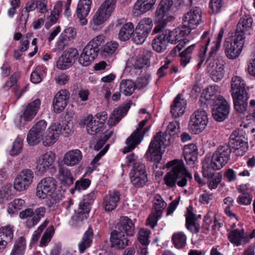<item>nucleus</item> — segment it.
Returning <instances> with one entry per match:
<instances>
[{"label":"nucleus","instance_id":"774afa93","mask_svg":"<svg viewBox=\"0 0 255 255\" xmlns=\"http://www.w3.org/2000/svg\"><path fill=\"white\" fill-rule=\"evenodd\" d=\"M150 231L145 229H140L137 234L138 240L140 243L144 246H147L149 244V237L150 235Z\"/></svg>","mask_w":255,"mask_h":255},{"label":"nucleus","instance_id":"20e7f679","mask_svg":"<svg viewBox=\"0 0 255 255\" xmlns=\"http://www.w3.org/2000/svg\"><path fill=\"white\" fill-rule=\"evenodd\" d=\"M166 166L172 167L171 170L167 173L164 178L165 184L169 187L174 186L176 183L180 187H184L188 180L192 179L191 174L187 171L181 161H171L167 163Z\"/></svg>","mask_w":255,"mask_h":255},{"label":"nucleus","instance_id":"69168bd1","mask_svg":"<svg viewBox=\"0 0 255 255\" xmlns=\"http://www.w3.org/2000/svg\"><path fill=\"white\" fill-rule=\"evenodd\" d=\"M224 33V30L223 28H221L217 35V37L216 38L215 41H213L212 43L211 51L210 52L211 55L216 53L220 47Z\"/></svg>","mask_w":255,"mask_h":255},{"label":"nucleus","instance_id":"ddd939ff","mask_svg":"<svg viewBox=\"0 0 255 255\" xmlns=\"http://www.w3.org/2000/svg\"><path fill=\"white\" fill-rule=\"evenodd\" d=\"M129 177L132 185L135 187H143L147 181L144 165L140 162H136L130 171Z\"/></svg>","mask_w":255,"mask_h":255},{"label":"nucleus","instance_id":"473e14b6","mask_svg":"<svg viewBox=\"0 0 255 255\" xmlns=\"http://www.w3.org/2000/svg\"><path fill=\"white\" fill-rule=\"evenodd\" d=\"M198 150L194 143L185 145L184 146V156L187 163L191 167L194 166L197 160Z\"/></svg>","mask_w":255,"mask_h":255},{"label":"nucleus","instance_id":"393cba45","mask_svg":"<svg viewBox=\"0 0 255 255\" xmlns=\"http://www.w3.org/2000/svg\"><path fill=\"white\" fill-rule=\"evenodd\" d=\"M92 0H79L77 6L76 15L80 24L85 25L88 23L86 18L91 8Z\"/></svg>","mask_w":255,"mask_h":255},{"label":"nucleus","instance_id":"6e6552de","mask_svg":"<svg viewBox=\"0 0 255 255\" xmlns=\"http://www.w3.org/2000/svg\"><path fill=\"white\" fill-rule=\"evenodd\" d=\"M208 122V115L203 109L195 111L191 116L189 122V130L195 134L201 132Z\"/></svg>","mask_w":255,"mask_h":255},{"label":"nucleus","instance_id":"79ce46f5","mask_svg":"<svg viewBox=\"0 0 255 255\" xmlns=\"http://www.w3.org/2000/svg\"><path fill=\"white\" fill-rule=\"evenodd\" d=\"M128 65L129 66L132 67L135 69H140L149 66V60L145 55L141 54L132 57L128 61Z\"/></svg>","mask_w":255,"mask_h":255},{"label":"nucleus","instance_id":"ea45409f","mask_svg":"<svg viewBox=\"0 0 255 255\" xmlns=\"http://www.w3.org/2000/svg\"><path fill=\"white\" fill-rule=\"evenodd\" d=\"M244 80L239 76H234L231 80L232 96L247 93Z\"/></svg>","mask_w":255,"mask_h":255},{"label":"nucleus","instance_id":"e433bc0d","mask_svg":"<svg viewBox=\"0 0 255 255\" xmlns=\"http://www.w3.org/2000/svg\"><path fill=\"white\" fill-rule=\"evenodd\" d=\"M120 232L125 233L128 236H132L134 233V225L132 221L127 217L120 218L117 224Z\"/></svg>","mask_w":255,"mask_h":255},{"label":"nucleus","instance_id":"603ef678","mask_svg":"<svg viewBox=\"0 0 255 255\" xmlns=\"http://www.w3.org/2000/svg\"><path fill=\"white\" fill-rule=\"evenodd\" d=\"M135 84L129 80H123L120 84V91L125 96L132 94L135 90Z\"/></svg>","mask_w":255,"mask_h":255},{"label":"nucleus","instance_id":"412c9836","mask_svg":"<svg viewBox=\"0 0 255 255\" xmlns=\"http://www.w3.org/2000/svg\"><path fill=\"white\" fill-rule=\"evenodd\" d=\"M221 88L214 85L205 88L202 92L200 101L207 105L212 106L224 98L220 95Z\"/></svg>","mask_w":255,"mask_h":255},{"label":"nucleus","instance_id":"c9c22d12","mask_svg":"<svg viewBox=\"0 0 255 255\" xmlns=\"http://www.w3.org/2000/svg\"><path fill=\"white\" fill-rule=\"evenodd\" d=\"M128 241L123 233L117 230H114L111 233V243L113 247L124 249L128 245Z\"/></svg>","mask_w":255,"mask_h":255},{"label":"nucleus","instance_id":"6ab92c4d","mask_svg":"<svg viewBox=\"0 0 255 255\" xmlns=\"http://www.w3.org/2000/svg\"><path fill=\"white\" fill-rule=\"evenodd\" d=\"M183 27L189 29L190 33L192 29L195 28L202 21V10L197 6L192 7L183 17Z\"/></svg>","mask_w":255,"mask_h":255},{"label":"nucleus","instance_id":"0eeeda50","mask_svg":"<svg viewBox=\"0 0 255 255\" xmlns=\"http://www.w3.org/2000/svg\"><path fill=\"white\" fill-rule=\"evenodd\" d=\"M40 105L41 101L39 99L25 104L21 110V115L16 117L14 120L15 125L21 127L25 124V122L31 121L37 114Z\"/></svg>","mask_w":255,"mask_h":255},{"label":"nucleus","instance_id":"37998d69","mask_svg":"<svg viewBox=\"0 0 255 255\" xmlns=\"http://www.w3.org/2000/svg\"><path fill=\"white\" fill-rule=\"evenodd\" d=\"M253 19L249 15H245L241 18L239 21L235 34H242L245 35V33L252 28Z\"/></svg>","mask_w":255,"mask_h":255},{"label":"nucleus","instance_id":"c03bdc74","mask_svg":"<svg viewBox=\"0 0 255 255\" xmlns=\"http://www.w3.org/2000/svg\"><path fill=\"white\" fill-rule=\"evenodd\" d=\"M186 226L193 233H197L199 231V225L196 222L195 215L192 213L191 209H187L186 214Z\"/></svg>","mask_w":255,"mask_h":255},{"label":"nucleus","instance_id":"09e8293b","mask_svg":"<svg viewBox=\"0 0 255 255\" xmlns=\"http://www.w3.org/2000/svg\"><path fill=\"white\" fill-rule=\"evenodd\" d=\"M187 236L182 232L174 233L172 236V242L177 249L184 248L187 243Z\"/></svg>","mask_w":255,"mask_h":255},{"label":"nucleus","instance_id":"c756f323","mask_svg":"<svg viewBox=\"0 0 255 255\" xmlns=\"http://www.w3.org/2000/svg\"><path fill=\"white\" fill-rule=\"evenodd\" d=\"M130 102L124 103L122 106L115 109L111 114L108 121L110 126H114L124 117L130 107Z\"/></svg>","mask_w":255,"mask_h":255},{"label":"nucleus","instance_id":"8fccbe9b","mask_svg":"<svg viewBox=\"0 0 255 255\" xmlns=\"http://www.w3.org/2000/svg\"><path fill=\"white\" fill-rule=\"evenodd\" d=\"M153 21L151 18L144 17L141 19L138 23L135 28L136 30H139L145 34L149 35L153 27Z\"/></svg>","mask_w":255,"mask_h":255},{"label":"nucleus","instance_id":"49530a36","mask_svg":"<svg viewBox=\"0 0 255 255\" xmlns=\"http://www.w3.org/2000/svg\"><path fill=\"white\" fill-rule=\"evenodd\" d=\"M133 31L134 25L131 22L125 23L119 31L118 38L121 41H126L130 38Z\"/></svg>","mask_w":255,"mask_h":255},{"label":"nucleus","instance_id":"6e6d98bb","mask_svg":"<svg viewBox=\"0 0 255 255\" xmlns=\"http://www.w3.org/2000/svg\"><path fill=\"white\" fill-rule=\"evenodd\" d=\"M90 210V203L88 202L87 199L85 198L79 204L78 212V217L83 219H86L88 217Z\"/></svg>","mask_w":255,"mask_h":255},{"label":"nucleus","instance_id":"9b49d317","mask_svg":"<svg viewBox=\"0 0 255 255\" xmlns=\"http://www.w3.org/2000/svg\"><path fill=\"white\" fill-rule=\"evenodd\" d=\"M47 126V123L44 120L36 122L27 133L26 137L27 143L29 145L34 146L38 144L41 140L42 141V137L44 135V133Z\"/></svg>","mask_w":255,"mask_h":255},{"label":"nucleus","instance_id":"de8ad7c7","mask_svg":"<svg viewBox=\"0 0 255 255\" xmlns=\"http://www.w3.org/2000/svg\"><path fill=\"white\" fill-rule=\"evenodd\" d=\"M93 230L89 227L83 235L82 240L79 243L78 247L80 252L83 253L86 249L89 248L92 243Z\"/></svg>","mask_w":255,"mask_h":255},{"label":"nucleus","instance_id":"a18cd8bd","mask_svg":"<svg viewBox=\"0 0 255 255\" xmlns=\"http://www.w3.org/2000/svg\"><path fill=\"white\" fill-rule=\"evenodd\" d=\"M26 249L25 239L24 237H20L15 241L9 255H24Z\"/></svg>","mask_w":255,"mask_h":255},{"label":"nucleus","instance_id":"a878e982","mask_svg":"<svg viewBox=\"0 0 255 255\" xmlns=\"http://www.w3.org/2000/svg\"><path fill=\"white\" fill-rule=\"evenodd\" d=\"M70 93L68 90L64 89L58 91L53 100L54 111L56 113L62 112L67 105Z\"/></svg>","mask_w":255,"mask_h":255},{"label":"nucleus","instance_id":"0e129e2a","mask_svg":"<svg viewBox=\"0 0 255 255\" xmlns=\"http://www.w3.org/2000/svg\"><path fill=\"white\" fill-rule=\"evenodd\" d=\"M112 134L113 130H105L100 135L101 139L97 141L94 146V149L96 150H99L104 145Z\"/></svg>","mask_w":255,"mask_h":255},{"label":"nucleus","instance_id":"2f4dec72","mask_svg":"<svg viewBox=\"0 0 255 255\" xmlns=\"http://www.w3.org/2000/svg\"><path fill=\"white\" fill-rule=\"evenodd\" d=\"M186 108V101L180 94L174 99L171 105V113L174 118L179 117L183 115Z\"/></svg>","mask_w":255,"mask_h":255},{"label":"nucleus","instance_id":"39448f33","mask_svg":"<svg viewBox=\"0 0 255 255\" xmlns=\"http://www.w3.org/2000/svg\"><path fill=\"white\" fill-rule=\"evenodd\" d=\"M189 29L184 27H177L171 30L166 29L163 30L169 43L176 44L177 45L171 51L170 54L172 56L176 55L177 52H179L185 45L189 43V41L185 37L190 33Z\"/></svg>","mask_w":255,"mask_h":255},{"label":"nucleus","instance_id":"864d4df0","mask_svg":"<svg viewBox=\"0 0 255 255\" xmlns=\"http://www.w3.org/2000/svg\"><path fill=\"white\" fill-rule=\"evenodd\" d=\"M25 205V201L21 199H15L10 202L7 208V211L9 214L13 215L23 208Z\"/></svg>","mask_w":255,"mask_h":255},{"label":"nucleus","instance_id":"a19ab883","mask_svg":"<svg viewBox=\"0 0 255 255\" xmlns=\"http://www.w3.org/2000/svg\"><path fill=\"white\" fill-rule=\"evenodd\" d=\"M232 97L236 111L240 113L245 112L248 106V97L247 93L234 95Z\"/></svg>","mask_w":255,"mask_h":255},{"label":"nucleus","instance_id":"423d86ee","mask_svg":"<svg viewBox=\"0 0 255 255\" xmlns=\"http://www.w3.org/2000/svg\"><path fill=\"white\" fill-rule=\"evenodd\" d=\"M245 38V35L238 33L234 37L226 39L224 48L225 53L229 59H236L240 55L244 46Z\"/></svg>","mask_w":255,"mask_h":255},{"label":"nucleus","instance_id":"c85d7f7f","mask_svg":"<svg viewBox=\"0 0 255 255\" xmlns=\"http://www.w3.org/2000/svg\"><path fill=\"white\" fill-rule=\"evenodd\" d=\"M13 227L10 225L0 228V253L3 252L13 239Z\"/></svg>","mask_w":255,"mask_h":255},{"label":"nucleus","instance_id":"5701e85b","mask_svg":"<svg viewBox=\"0 0 255 255\" xmlns=\"http://www.w3.org/2000/svg\"><path fill=\"white\" fill-rule=\"evenodd\" d=\"M78 55L76 49H69L63 52L56 62V67L60 70H65L70 68L74 63Z\"/></svg>","mask_w":255,"mask_h":255},{"label":"nucleus","instance_id":"4be33fe9","mask_svg":"<svg viewBox=\"0 0 255 255\" xmlns=\"http://www.w3.org/2000/svg\"><path fill=\"white\" fill-rule=\"evenodd\" d=\"M61 124L58 122L52 123L47 128L42 137V143L45 146H50L58 140L61 135Z\"/></svg>","mask_w":255,"mask_h":255},{"label":"nucleus","instance_id":"5fc2aeb1","mask_svg":"<svg viewBox=\"0 0 255 255\" xmlns=\"http://www.w3.org/2000/svg\"><path fill=\"white\" fill-rule=\"evenodd\" d=\"M46 209L44 207L36 208L34 212V216L30 221L27 222V226L32 227L37 224L45 214Z\"/></svg>","mask_w":255,"mask_h":255},{"label":"nucleus","instance_id":"b1692460","mask_svg":"<svg viewBox=\"0 0 255 255\" xmlns=\"http://www.w3.org/2000/svg\"><path fill=\"white\" fill-rule=\"evenodd\" d=\"M212 106V116L216 121L222 122L228 117L230 112V106L225 99L220 100Z\"/></svg>","mask_w":255,"mask_h":255},{"label":"nucleus","instance_id":"13d9d810","mask_svg":"<svg viewBox=\"0 0 255 255\" xmlns=\"http://www.w3.org/2000/svg\"><path fill=\"white\" fill-rule=\"evenodd\" d=\"M160 210H156L151 212L146 221V224L153 228L157 225L158 220L161 216Z\"/></svg>","mask_w":255,"mask_h":255},{"label":"nucleus","instance_id":"bf43d9fd","mask_svg":"<svg viewBox=\"0 0 255 255\" xmlns=\"http://www.w3.org/2000/svg\"><path fill=\"white\" fill-rule=\"evenodd\" d=\"M104 40L105 36L102 34H100L91 40L87 44L86 46H89L93 50H94L95 52L98 53V47L104 42Z\"/></svg>","mask_w":255,"mask_h":255},{"label":"nucleus","instance_id":"7ed1b4c3","mask_svg":"<svg viewBox=\"0 0 255 255\" xmlns=\"http://www.w3.org/2000/svg\"><path fill=\"white\" fill-rule=\"evenodd\" d=\"M57 188V181L51 177L42 179L37 184L36 188L35 195L39 198H47L46 204L49 207L57 206L62 200V196L55 193Z\"/></svg>","mask_w":255,"mask_h":255},{"label":"nucleus","instance_id":"a211bd4d","mask_svg":"<svg viewBox=\"0 0 255 255\" xmlns=\"http://www.w3.org/2000/svg\"><path fill=\"white\" fill-rule=\"evenodd\" d=\"M56 159L54 152L49 151L37 157L35 162V171L38 175H43L52 165Z\"/></svg>","mask_w":255,"mask_h":255},{"label":"nucleus","instance_id":"338daca9","mask_svg":"<svg viewBox=\"0 0 255 255\" xmlns=\"http://www.w3.org/2000/svg\"><path fill=\"white\" fill-rule=\"evenodd\" d=\"M42 72H44V68L40 66L36 67L35 70L31 74V82L35 84L40 83L42 81Z\"/></svg>","mask_w":255,"mask_h":255},{"label":"nucleus","instance_id":"3c124183","mask_svg":"<svg viewBox=\"0 0 255 255\" xmlns=\"http://www.w3.org/2000/svg\"><path fill=\"white\" fill-rule=\"evenodd\" d=\"M116 3V0H105L98 9L110 17L115 8Z\"/></svg>","mask_w":255,"mask_h":255},{"label":"nucleus","instance_id":"052dcab7","mask_svg":"<svg viewBox=\"0 0 255 255\" xmlns=\"http://www.w3.org/2000/svg\"><path fill=\"white\" fill-rule=\"evenodd\" d=\"M54 232V229L53 226H51L46 230L40 242V247H43L47 246L52 239Z\"/></svg>","mask_w":255,"mask_h":255},{"label":"nucleus","instance_id":"72a5a7b5","mask_svg":"<svg viewBox=\"0 0 255 255\" xmlns=\"http://www.w3.org/2000/svg\"><path fill=\"white\" fill-rule=\"evenodd\" d=\"M58 179L61 184L66 187L73 184L75 180L70 170L61 165L58 166Z\"/></svg>","mask_w":255,"mask_h":255},{"label":"nucleus","instance_id":"2eb2a0df","mask_svg":"<svg viewBox=\"0 0 255 255\" xmlns=\"http://www.w3.org/2000/svg\"><path fill=\"white\" fill-rule=\"evenodd\" d=\"M150 117V115H148V118H146L141 121L138 124L137 128L131 135L127 138L126 140L127 146L123 149V152L124 153L133 150L135 146L141 141L143 136L142 128L146 124Z\"/></svg>","mask_w":255,"mask_h":255},{"label":"nucleus","instance_id":"dca6fc26","mask_svg":"<svg viewBox=\"0 0 255 255\" xmlns=\"http://www.w3.org/2000/svg\"><path fill=\"white\" fill-rule=\"evenodd\" d=\"M150 117V115H148V118H146L141 121L138 124L137 128L131 135L127 138L126 140L127 146L123 149V152L124 153L133 150L135 146L141 141L143 136L142 128L146 124Z\"/></svg>","mask_w":255,"mask_h":255},{"label":"nucleus","instance_id":"aec40b11","mask_svg":"<svg viewBox=\"0 0 255 255\" xmlns=\"http://www.w3.org/2000/svg\"><path fill=\"white\" fill-rule=\"evenodd\" d=\"M173 5V1L172 0H161L156 9L155 17L163 23H167L168 22L173 21L175 18L174 17L168 14Z\"/></svg>","mask_w":255,"mask_h":255},{"label":"nucleus","instance_id":"e2e57ef3","mask_svg":"<svg viewBox=\"0 0 255 255\" xmlns=\"http://www.w3.org/2000/svg\"><path fill=\"white\" fill-rule=\"evenodd\" d=\"M109 18L110 17L97 9L93 16L92 21L94 25L99 26L104 24Z\"/></svg>","mask_w":255,"mask_h":255},{"label":"nucleus","instance_id":"680f3d73","mask_svg":"<svg viewBox=\"0 0 255 255\" xmlns=\"http://www.w3.org/2000/svg\"><path fill=\"white\" fill-rule=\"evenodd\" d=\"M150 79L151 75L150 74L144 73L137 78L135 85L138 89H143L148 85Z\"/></svg>","mask_w":255,"mask_h":255},{"label":"nucleus","instance_id":"1a4fd4ad","mask_svg":"<svg viewBox=\"0 0 255 255\" xmlns=\"http://www.w3.org/2000/svg\"><path fill=\"white\" fill-rule=\"evenodd\" d=\"M107 118L105 112L99 113L93 117L88 115L83 120V123L86 126L88 133L91 135L98 133L103 128L105 122Z\"/></svg>","mask_w":255,"mask_h":255},{"label":"nucleus","instance_id":"9d476101","mask_svg":"<svg viewBox=\"0 0 255 255\" xmlns=\"http://www.w3.org/2000/svg\"><path fill=\"white\" fill-rule=\"evenodd\" d=\"M208 62L207 70L211 78L215 82L221 81L225 75V61L222 58L213 59L211 57Z\"/></svg>","mask_w":255,"mask_h":255},{"label":"nucleus","instance_id":"f704fd0d","mask_svg":"<svg viewBox=\"0 0 255 255\" xmlns=\"http://www.w3.org/2000/svg\"><path fill=\"white\" fill-rule=\"evenodd\" d=\"M97 53L89 46H85L78 58L79 63L82 66L90 65L94 60Z\"/></svg>","mask_w":255,"mask_h":255},{"label":"nucleus","instance_id":"58836bf2","mask_svg":"<svg viewBox=\"0 0 255 255\" xmlns=\"http://www.w3.org/2000/svg\"><path fill=\"white\" fill-rule=\"evenodd\" d=\"M169 41L163 31L152 40L153 49L158 53H162L166 49Z\"/></svg>","mask_w":255,"mask_h":255},{"label":"nucleus","instance_id":"cd10ccee","mask_svg":"<svg viewBox=\"0 0 255 255\" xmlns=\"http://www.w3.org/2000/svg\"><path fill=\"white\" fill-rule=\"evenodd\" d=\"M82 158V153L79 149H71L64 154L62 162L68 167H73L79 164Z\"/></svg>","mask_w":255,"mask_h":255},{"label":"nucleus","instance_id":"f257e3e1","mask_svg":"<svg viewBox=\"0 0 255 255\" xmlns=\"http://www.w3.org/2000/svg\"><path fill=\"white\" fill-rule=\"evenodd\" d=\"M180 132V124L177 121L169 123L164 132H158L150 142L146 155L149 159L159 162L162 157V148L169 146L173 141V136Z\"/></svg>","mask_w":255,"mask_h":255},{"label":"nucleus","instance_id":"f8f14e48","mask_svg":"<svg viewBox=\"0 0 255 255\" xmlns=\"http://www.w3.org/2000/svg\"><path fill=\"white\" fill-rule=\"evenodd\" d=\"M230 148L238 156H243L248 149L247 138L239 130H234L231 134L229 141Z\"/></svg>","mask_w":255,"mask_h":255},{"label":"nucleus","instance_id":"4c0bfd02","mask_svg":"<svg viewBox=\"0 0 255 255\" xmlns=\"http://www.w3.org/2000/svg\"><path fill=\"white\" fill-rule=\"evenodd\" d=\"M228 238L230 241L236 246L246 244L249 241L243 230L235 229L231 231Z\"/></svg>","mask_w":255,"mask_h":255},{"label":"nucleus","instance_id":"7c9ffc66","mask_svg":"<svg viewBox=\"0 0 255 255\" xmlns=\"http://www.w3.org/2000/svg\"><path fill=\"white\" fill-rule=\"evenodd\" d=\"M120 200V193L117 191H110L103 199V206L106 212L114 210Z\"/></svg>","mask_w":255,"mask_h":255},{"label":"nucleus","instance_id":"4468645a","mask_svg":"<svg viewBox=\"0 0 255 255\" xmlns=\"http://www.w3.org/2000/svg\"><path fill=\"white\" fill-rule=\"evenodd\" d=\"M33 179V172L29 169H23L15 177L13 182V187L18 192L25 191L32 183Z\"/></svg>","mask_w":255,"mask_h":255},{"label":"nucleus","instance_id":"4d7b16f0","mask_svg":"<svg viewBox=\"0 0 255 255\" xmlns=\"http://www.w3.org/2000/svg\"><path fill=\"white\" fill-rule=\"evenodd\" d=\"M23 148V139L19 136H17L12 145L9 151V154L11 156H16L19 154Z\"/></svg>","mask_w":255,"mask_h":255},{"label":"nucleus","instance_id":"bb28decb","mask_svg":"<svg viewBox=\"0 0 255 255\" xmlns=\"http://www.w3.org/2000/svg\"><path fill=\"white\" fill-rule=\"evenodd\" d=\"M156 1L157 0H136L133 6L132 14L135 16H138L152 10Z\"/></svg>","mask_w":255,"mask_h":255},{"label":"nucleus","instance_id":"f3484780","mask_svg":"<svg viewBox=\"0 0 255 255\" xmlns=\"http://www.w3.org/2000/svg\"><path fill=\"white\" fill-rule=\"evenodd\" d=\"M150 117V115H148V118H146L141 121L138 124L137 128L131 135L127 138L126 140L127 146L123 149V152L124 153L133 150L135 146L141 141L143 136L142 128L146 124Z\"/></svg>","mask_w":255,"mask_h":255},{"label":"nucleus","instance_id":"f03ea898","mask_svg":"<svg viewBox=\"0 0 255 255\" xmlns=\"http://www.w3.org/2000/svg\"><path fill=\"white\" fill-rule=\"evenodd\" d=\"M231 149L229 145L220 146L211 158L206 157L202 163V173L205 177H211L215 171L223 167L229 161Z\"/></svg>","mask_w":255,"mask_h":255}]
</instances>
